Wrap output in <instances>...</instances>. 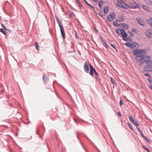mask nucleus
<instances>
[{
  "mask_svg": "<svg viewBox=\"0 0 152 152\" xmlns=\"http://www.w3.org/2000/svg\"><path fill=\"white\" fill-rule=\"evenodd\" d=\"M96 31L98 32V30L96 28Z\"/></svg>",
  "mask_w": 152,
  "mask_h": 152,
  "instance_id": "obj_53",
  "label": "nucleus"
},
{
  "mask_svg": "<svg viewBox=\"0 0 152 152\" xmlns=\"http://www.w3.org/2000/svg\"><path fill=\"white\" fill-rule=\"evenodd\" d=\"M141 135L144 138V139L147 142H149V140L148 139L147 137H145V136H144L142 134V133H141Z\"/></svg>",
  "mask_w": 152,
  "mask_h": 152,
  "instance_id": "obj_23",
  "label": "nucleus"
},
{
  "mask_svg": "<svg viewBox=\"0 0 152 152\" xmlns=\"http://www.w3.org/2000/svg\"><path fill=\"white\" fill-rule=\"evenodd\" d=\"M128 33L129 37H132L134 35V34L131 32L129 31L128 32Z\"/></svg>",
  "mask_w": 152,
  "mask_h": 152,
  "instance_id": "obj_30",
  "label": "nucleus"
},
{
  "mask_svg": "<svg viewBox=\"0 0 152 152\" xmlns=\"http://www.w3.org/2000/svg\"><path fill=\"white\" fill-rule=\"evenodd\" d=\"M134 59L137 62H140L142 64V61H143V57L141 55H137L134 58Z\"/></svg>",
  "mask_w": 152,
  "mask_h": 152,
  "instance_id": "obj_4",
  "label": "nucleus"
},
{
  "mask_svg": "<svg viewBox=\"0 0 152 152\" xmlns=\"http://www.w3.org/2000/svg\"><path fill=\"white\" fill-rule=\"evenodd\" d=\"M149 87L150 88L152 89V84L149 85Z\"/></svg>",
  "mask_w": 152,
  "mask_h": 152,
  "instance_id": "obj_49",
  "label": "nucleus"
},
{
  "mask_svg": "<svg viewBox=\"0 0 152 152\" xmlns=\"http://www.w3.org/2000/svg\"><path fill=\"white\" fill-rule=\"evenodd\" d=\"M118 2H119L120 1H123V0H117Z\"/></svg>",
  "mask_w": 152,
  "mask_h": 152,
  "instance_id": "obj_52",
  "label": "nucleus"
},
{
  "mask_svg": "<svg viewBox=\"0 0 152 152\" xmlns=\"http://www.w3.org/2000/svg\"><path fill=\"white\" fill-rule=\"evenodd\" d=\"M116 21H113V24L115 27H118L119 26V24L118 23V20L116 19Z\"/></svg>",
  "mask_w": 152,
  "mask_h": 152,
  "instance_id": "obj_15",
  "label": "nucleus"
},
{
  "mask_svg": "<svg viewBox=\"0 0 152 152\" xmlns=\"http://www.w3.org/2000/svg\"><path fill=\"white\" fill-rule=\"evenodd\" d=\"M1 26L3 27V28L4 30H7V28H6L5 27V26L2 24H1Z\"/></svg>",
  "mask_w": 152,
  "mask_h": 152,
  "instance_id": "obj_43",
  "label": "nucleus"
},
{
  "mask_svg": "<svg viewBox=\"0 0 152 152\" xmlns=\"http://www.w3.org/2000/svg\"><path fill=\"white\" fill-rule=\"evenodd\" d=\"M0 32L2 33L3 34H4V35H6L7 33L5 31H4L3 29L2 28H0Z\"/></svg>",
  "mask_w": 152,
  "mask_h": 152,
  "instance_id": "obj_29",
  "label": "nucleus"
},
{
  "mask_svg": "<svg viewBox=\"0 0 152 152\" xmlns=\"http://www.w3.org/2000/svg\"><path fill=\"white\" fill-rule=\"evenodd\" d=\"M148 81L150 83H152V78H149L148 79Z\"/></svg>",
  "mask_w": 152,
  "mask_h": 152,
  "instance_id": "obj_41",
  "label": "nucleus"
},
{
  "mask_svg": "<svg viewBox=\"0 0 152 152\" xmlns=\"http://www.w3.org/2000/svg\"><path fill=\"white\" fill-rule=\"evenodd\" d=\"M56 20H57V23H58V24L59 27H60V25H61V24H60L61 22L59 20V18H58V17H56Z\"/></svg>",
  "mask_w": 152,
  "mask_h": 152,
  "instance_id": "obj_27",
  "label": "nucleus"
},
{
  "mask_svg": "<svg viewBox=\"0 0 152 152\" xmlns=\"http://www.w3.org/2000/svg\"><path fill=\"white\" fill-rule=\"evenodd\" d=\"M118 114L119 115H120V116H121V113H120V112H118Z\"/></svg>",
  "mask_w": 152,
  "mask_h": 152,
  "instance_id": "obj_50",
  "label": "nucleus"
},
{
  "mask_svg": "<svg viewBox=\"0 0 152 152\" xmlns=\"http://www.w3.org/2000/svg\"><path fill=\"white\" fill-rule=\"evenodd\" d=\"M75 36L77 38V33L76 32V33H75Z\"/></svg>",
  "mask_w": 152,
  "mask_h": 152,
  "instance_id": "obj_51",
  "label": "nucleus"
},
{
  "mask_svg": "<svg viewBox=\"0 0 152 152\" xmlns=\"http://www.w3.org/2000/svg\"><path fill=\"white\" fill-rule=\"evenodd\" d=\"M117 5L118 7H120L121 8L125 9H127L128 8V5L125 2H118L117 3Z\"/></svg>",
  "mask_w": 152,
  "mask_h": 152,
  "instance_id": "obj_3",
  "label": "nucleus"
},
{
  "mask_svg": "<svg viewBox=\"0 0 152 152\" xmlns=\"http://www.w3.org/2000/svg\"><path fill=\"white\" fill-rule=\"evenodd\" d=\"M110 45L114 49H115L116 50H117V49H116V47L113 45V44H111Z\"/></svg>",
  "mask_w": 152,
  "mask_h": 152,
  "instance_id": "obj_45",
  "label": "nucleus"
},
{
  "mask_svg": "<svg viewBox=\"0 0 152 152\" xmlns=\"http://www.w3.org/2000/svg\"><path fill=\"white\" fill-rule=\"evenodd\" d=\"M35 46L36 49L37 50H39L38 44L37 42H36L35 43Z\"/></svg>",
  "mask_w": 152,
  "mask_h": 152,
  "instance_id": "obj_37",
  "label": "nucleus"
},
{
  "mask_svg": "<svg viewBox=\"0 0 152 152\" xmlns=\"http://www.w3.org/2000/svg\"><path fill=\"white\" fill-rule=\"evenodd\" d=\"M99 0H96V3Z\"/></svg>",
  "mask_w": 152,
  "mask_h": 152,
  "instance_id": "obj_56",
  "label": "nucleus"
},
{
  "mask_svg": "<svg viewBox=\"0 0 152 152\" xmlns=\"http://www.w3.org/2000/svg\"><path fill=\"white\" fill-rule=\"evenodd\" d=\"M148 23L150 24H152V18H151L150 19H149V20H148Z\"/></svg>",
  "mask_w": 152,
  "mask_h": 152,
  "instance_id": "obj_39",
  "label": "nucleus"
},
{
  "mask_svg": "<svg viewBox=\"0 0 152 152\" xmlns=\"http://www.w3.org/2000/svg\"><path fill=\"white\" fill-rule=\"evenodd\" d=\"M90 66V74L91 76H93V71L95 72V69L92 66L91 64L89 65Z\"/></svg>",
  "mask_w": 152,
  "mask_h": 152,
  "instance_id": "obj_13",
  "label": "nucleus"
},
{
  "mask_svg": "<svg viewBox=\"0 0 152 152\" xmlns=\"http://www.w3.org/2000/svg\"><path fill=\"white\" fill-rule=\"evenodd\" d=\"M37 134H39V133H38V131L37 132Z\"/></svg>",
  "mask_w": 152,
  "mask_h": 152,
  "instance_id": "obj_57",
  "label": "nucleus"
},
{
  "mask_svg": "<svg viewBox=\"0 0 152 152\" xmlns=\"http://www.w3.org/2000/svg\"><path fill=\"white\" fill-rule=\"evenodd\" d=\"M60 28L61 32V35L64 39L65 38V34L63 26L61 25H60Z\"/></svg>",
  "mask_w": 152,
  "mask_h": 152,
  "instance_id": "obj_12",
  "label": "nucleus"
},
{
  "mask_svg": "<svg viewBox=\"0 0 152 152\" xmlns=\"http://www.w3.org/2000/svg\"><path fill=\"white\" fill-rule=\"evenodd\" d=\"M48 77L47 76H46L44 74L43 76V80L44 82L45 83L48 80Z\"/></svg>",
  "mask_w": 152,
  "mask_h": 152,
  "instance_id": "obj_22",
  "label": "nucleus"
},
{
  "mask_svg": "<svg viewBox=\"0 0 152 152\" xmlns=\"http://www.w3.org/2000/svg\"><path fill=\"white\" fill-rule=\"evenodd\" d=\"M140 66H141L140 64Z\"/></svg>",
  "mask_w": 152,
  "mask_h": 152,
  "instance_id": "obj_59",
  "label": "nucleus"
},
{
  "mask_svg": "<svg viewBox=\"0 0 152 152\" xmlns=\"http://www.w3.org/2000/svg\"><path fill=\"white\" fill-rule=\"evenodd\" d=\"M104 3V1L103 0H101L98 2L99 7L100 8L102 6Z\"/></svg>",
  "mask_w": 152,
  "mask_h": 152,
  "instance_id": "obj_20",
  "label": "nucleus"
},
{
  "mask_svg": "<svg viewBox=\"0 0 152 152\" xmlns=\"http://www.w3.org/2000/svg\"><path fill=\"white\" fill-rule=\"evenodd\" d=\"M148 5L152 6V2L151 0H144Z\"/></svg>",
  "mask_w": 152,
  "mask_h": 152,
  "instance_id": "obj_18",
  "label": "nucleus"
},
{
  "mask_svg": "<svg viewBox=\"0 0 152 152\" xmlns=\"http://www.w3.org/2000/svg\"><path fill=\"white\" fill-rule=\"evenodd\" d=\"M142 7L145 10L148 11L150 13L151 12V11L149 9V8L146 5H143L142 6Z\"/></svg>",
  "mask_w": 152,
  "mask_h": 152,
  "instance_id": "obj_17",
  "label": "nucleus"
},
{
  "mask_svg": "<svg viewBox=\"0 0 152 152\" xmlns=\"http://www.w3.org/2000/svg\"><path fill=\"white\" fill-rule=\"evenodd\" d=\"M120 104L121 106L122 105V104H123V102L122 101V99H121V100L120 101Z\"/></svg>",
  "mask_w": 152,
  "mask_h": 152,
  "instance_id": "obj_47",
  "label": "nucleus"
},
{
  "mask_svg": "<svg viewBox=\"0 0 152 152\" xmlns=\"http://www.w3.org/2000/svg\"><path fill=\"white\" fill-rule=\"evenodd\" d=\"M129 127L132 130H133L132 126L129 123H128Z\"/></svg>",
  "mask_w": 152,
  "mask_h": 152,
  "instance_id": "obj_38",
  "label": "nucleus"
},
{
  "mask_svg": "<svg viewBox=\"0 0 152 152\" xmlns=\"http://www.w3.org/2000/svg\"><path fill=\"white\" fill-rule=\"evenodd\" d=\"M110 15L111 19L113 20L115 16V13L114 12H113L110 14Z\"/></svg>",
  "mask_w": 152,
  "mask_h": 152,
  "instance_id": "obj_19",
  "label": "nucleus"
},
{
  "mask_svg": "<svg viewBox=\"0 0 152 152\" xmlns=\"http://www.w3.org/2000/svg\"><path fill=\"white\" fill-rule=\"evenodd\" d=\"M111 81V83L113 84L116 85V84L115 80L112 77H110Z\"/></svg>",
  "mask_w": 152,
  "mask_h": 152,
  "instance_id": "obj_28",
  "label": "nucleus"
},
{
  "mask_svg": "<svg viewBox=\"0 0 152 152\" xmlns=\"http://www.w3.org/2000/svg\"><path fill=\"white\" fill-rule=\"evenodd\" d=\"M121 26L123 27L124 28H125L127 29L129 28V26L128 25L125 23H122Z\"/></svg>",
  "mask_w": 152,
  "mask_h": 152,
  "instance_id": "obj_21",
  "label": "nucleus"
},
{
  "mask_svg": "<svg viewBox=\"0 0 152 152\" xmlns=\"http://www.w3.org/2000/svg\"><path fill=\"white\" fill-rule=\"evenodd\" d=\"M133 54L134 55L136 56L137 55L143 56L147 54V52L145 49L142 50L139 49L133 50Z\"/></svg>",
  "mask_w": 152,
  "mask_h": 152,
  "instance_id": "obj_1",
  "label": "nucleus"
},
{
  "mask_svg": "<svg viewBox=\"0 0 152 152\" xmlns=\"http://www.w3.org/2000/svg\"><path fill=\"white\" fill-rule=\"evenodd\" d=\"M145 35L148 38L152 39V29L147 30L145 32Z\"/></svg>",
  "mask_w": 152,
  "mask_h": 152,
  "instance_id": "obj_6",
  "label": "nucleus"
},
{
  "mask_svg": "<svg viewBox=\"0 0 152 152\" xmlns=\"http://www.w3.org/2000/svg\"><path fill=\"white\" fill-rule=\"evenodd\" d=\"M137 130H138V132H140L141 134V133H142V132L141 131V130H140V129L139 128H138V127H137Z\"/></svg>",
  "mask_w": 152,
  "mask_h": 152,
  "instance_id": "obj_46",
  "label": "nucleus"
},
{
  "mask_svg": "<svg viewBox=\"0 0 152 152\" xmlns=\"http://www.w3.org/2000/svg\"><path fill=\"white\" fill-rule=\"evenodd\" d=\"M96 79L97 80H100V77L98 75V73L96 71Z\"/></svg>",
  "mask_w": 152,
  "mask_h": 152,
  "instance_id": "obj_24",
  "label": "nucleus"
},
{
  "mask_svg": "<svg viewBox=\"0 0 152 152\" xmlns=\"http://www.w3.org/2000/svg\"><path fill=\"white\" fill-rule=\"evenodd\" d=\"M107 21L109 22H111L113 20H112V19H111V18L109 16H108V17H107Z\"/></svg>",
  "mask_w": 152,
  "mask_h": 152,
  "instance_id": "obj_31",
  "label": "nucleus"
},
{
  "mask_svg": "<svg viewBox=\"0 0 152 152\" xmlns=\"http://www.w3.org/2000/svg\"><path fill=\"white\" fill-rule=\"evenodd\" d=\"M124 18H123L122 17H120L119 19V22H122L124 21Z\"/></svg>",
  "mask_w": 152,
  "mask_h": 152,
  "instance_id": "obj_36",
  "label": "nucleus"
},
{
  "mask_svg": "<svg viewBox=\"0 0 152 152\" xmlns=\"http://www.w3.org/2000/svg\"><path fill=\"white\" fill-rule=\"evenodd\" d=\"M93 29L94 30H95V28L94 27H93Z\"/></svg>",
  "mask_w": 152,
  "mask_h": 152,
  "instance_id": "obj_55",
  "label": "nucleus"
},
{
  "mask_svg": "<svg viewBox=\"0 0 152 152\" xmlns=\"http://www.w3.org/2000/svg\"><path fill=\"white\" fill-rule=\"evenodd\" d=\"M128 8L133 9H136L140 8V7L138 4L134 1H132L129 3V5H128Z\"/></svg>",
  "mask_w": 152,
  "mask_h": 152,
  "instance_id": "obj_2",
  "label": "nucleus"
},
{
  "mask_svg": "<svg viewBox=\"0 0 152 152\" xmlns=\"http://www.w3.org/2000/svg\"><path fill=\"white\" fill-rule=\"evenodd\" d=\"M136 20L137 22L140 24V25L143 26H144V22L142 19H141L139 18H136Z\"/></svg>",
  "mask_w": 152,
  "mask_h": 152,
  "instance_id": "obj_11",
  "label": "nucleus"
},
{
  "mask_svg": "<svg viewBox=\"0 0 152 152\" xmlns=\"http://www.w3.org/2000/svg\"><path fill=\"white\" fill-rule=\"evenodd\" d=\"M126 46L129 47L130 48H135L137 46V44L135 42H133L132 43H126L125 44Z\"/></svg>",
  "mask_w": 152,
  "mask_h": 152,
  "instance_id": "obj_9",
  "label": "nucleus"
},
{
  "mask_svg": "<svg viewBox=\"0 0 152 152\" xmlns=\"http://www.w3.org/2000/svg\"><path fill=\"white\" fill-rule=\"evenodd\" d=\"M143 147L144 149L146 150L148 152H150V150L148 149L145 146H143Z\"/></svg>",
  "mask_w": 152,
  "mask_h": 152,
  "instance_id": "obj_34",
  "label": "nucleus"
},
{
  "mask_svg": "<svg viewBox=\"0 0 152 152\" xmlns=\"http://www.w3.org/2000/svg\"><path fill=\"white\" fill-rule=\"evenodd\" d=\"M128 39V38H127V37L126 38H124V37H123V39L126 41H127V39Z\"/></svg>",
  "mask_w": 152,
  "mask_h": 152,
  "instance_id": "obj_48",
  "label": "nucleus"
},
{
  "mask_svg": "<svg viewBox=\"0 0 152 152\" xmlns=\"http://www.w3.org/2000/svg\"><path fill=\"white\" fill-rule=\"evenodd\" d=\"M131 31L134 33H136L137 32L136 29L134 28L132 29Z\"/></svg>",
  "mask_w": 152,
  "mask_h": 152,
  "instance_id": "obj_33",
  "label": "nucleus"
},
{
  "mask_svg": "<svg viewBox=\"0 0 152 152\" xmlns=\"http://www.w3.org/2000/svg\"><path fill=\"white\" fill-rule=\"evenodd\" d=\"M146 65H150V66L152 67V61L150 60L147 61Z\"/></svg>",
  "mask_w": 152,
  "mask_h": 152,
  "instance_id": "obj_25",
  "label": "nucleus"
},
{
  "mask_svg": "<svg viewBox=\"0 0 152 152\" xmlns=\"http://www.w3.org/2000/svg\"><path fill=\"white\" fill-rule=\"evenodd\" d=\"M143 57V61H142V64H144L145 63L147 62V61H150L149 60L151 58V57L148 56H142Z\"/></svg>",
  "mask_w": 152,
  "mask_h": 152,
  "instance_id": "obj_10",
  "label": "nucleus"
},
{
  "mask_svg": "<svg viewBox=\"0 0 152 152\" xmlns=\"http://www.w3.org/2000/svg\"><path fill=\"white\" fill-rule=\"evenodd\" d=\"M119 30L120 31L121 34L123 37H127L128 35L126 33L125 30L122 28H120Z\"/></svg>",
  "mask_w": 152,
  "mask_h": 152,
  "instance_id": "obj_5",
  "label": "nucleus"
},
{
  "mask_svg": "<svg viewBox=\"0 0 152 152\" xmlns=\"http://www.w3.org/2000/svg\"><path fill=\"white\" fill-rule=\"evenodd\" d=\"M76 2L77 5L80 8H81L83 6L81 4V2L79 0H76Z\"/></svg>",
  "mask_w": 152,
  "mask_h": 152,
  "instance_id": "obj_16",
  "label": "nucleus"
},
{
  "mask_svg": "<svg viewBox=\"0 0 152 152\" xmlns=\"http://www.w3.org/2000/svg\"><path fill=\"white\" fill-rule=\"evenodd\" d=\"M151 26H152V25Z\"/></svg>",
  "mask_w": 152,
  "mask_h": 152,
  "instance_id": "obj_60",
  "label": "nucleus"
},
{
  "mask_svg": "<svg viewBox=\"0 0 152 152\" xmlns=\"http://www.w3.org/2000/svg\"><path fill=\"white\" fill-rule=\"evenodd\" d=\"M152 71V67L150 66V65H146L144 67V69L142 72L144 73L146 72H151Z\"/></svg>",
  "mask_w": 152,
  "mask_h": 152,
  "instance_id": "obj_7",
  "label": "nucleus"
},
{
  "mask_svg": "<svg viewBox=\"0 0 152 152\" xmlns=\"http://www.w3.org/2000/svg\"><path fill=\"white\" fill-rule=\"evenodd\" d=\"M84 1H85V2L88 5L90 6V7H91L93 10H94V8L92 6H91L90 4H89L87 1L86 0H83Z\"/></svg>",
  "mask_w": 152,
  "mask_h": 152,
  "instance_id": "obj_32",
  "label": "nucleus"
},
{
  "mask_svg": "<svg viewBox=\"0 0 152 152\" xmlns=\"http://www.w3.org/2000/svg\"><path fill=\"white\" fill-rule=\"evenodd\" d=\"M133 124L136 126H138L139 125L137 121H134Z\"/></svg>",
  "mask_w": 152,
  "mask_h": 152,
  "instance_id": "obj_40",
  "label": "nucleus"
},
{
  "mask_svg": "<svg viewBox=\"0 0 152 152\" xmlns=\"http://www.w3.org/2000/svg\"><path fill=\"white\" fill-rule=\"evenodd\" d=\"M93 1L94 2H95V0H93Z\"/></svg>",
  "mask_w": 152,
  "mask_h": 152,
  "instance_id": "obj_58",
  "label": "nucleus"
},
{
  "mask_svg": "<svg viewBox=\"0 0 152 152\" xmlns=\"http://www.w3.org/2000/svg\"><path fill=\"white\" fill-rule=\"evenodd\" d=\"M144 75L147 76L148 77H151V75L150 74H149L148 73H147L144 74Z\"/></svg>",
  "mask_w": 152,
  "mask_h": 152,
  "instance_id": "obj_35",
  "label": "nucleus"
},
{
  "mask_svg": "<svg viewBox=\"0 0 152 152\" xmlns=\"http://www.w3.org/2000/svg\"><path fill=\"white\" fill-rule=\"evenodd\" d=\"M119 29L120 28H118V30H116V31H115L116 33L117 34H119V35H120V31L119 30Z\"/></svg>",
  "mask_w": 152,
  "mask_h": 152,
  "instance_id": "obj_44",
  "label": "nucleus"
},
{
  "mask_svg": "<svg viewBox=\"0 0 152 152\" xmlns=\"http://www.w3.org/2000/svg\"><path fill=\"white\" fill-rule=\"evenodd\" d=\"M104 45L106 48H107L108 45L106 42H104Z\"/></svg>",
  "mask_w": 152,
  "mask_h": 152,
  "instance_id": "obj_42",
  "label": "nucleus"
},
{
  "mask_svg": "<svg viewBox=\"0 0 152 152\" xmlns=\"http://www.w3.org/2000/svg\"><path fill=\"white\" fill-rule=\"evenodd\" d=\"M7 30L8 31H10V30L9 29H7V30Z\"/></svg>",
  "mask_w": 152,
  "mask_h": 152,
  "instance_id": "obj_54",
  "label": "nucleus"
},
{
  "mask_svg": "<svg viewBox=\"0 0 152 152\" xmlns=\"http://www.w3.org/2000/svg\"><path fill=\"white\" fill-rule=\"evenodd\" d=\"M90 64V63L89 62H86L84 64V70L85 71L86 73H88L89 72V69L88 68V66Z\"/></svg>",
  "mask_w": 152,
  "mask_h": 152,
  "instance_id": "obj_8",
  "label": "nucleus"
},
{
  "mask_svg": "<svg viewBox=\"0 0 152 152\" xmlns=\"http://www.w3.org/2000/svg\"><path fill=\"white\" fill-rule=\"evenodd\" d=\"M129 118L130 121L132 123H133L134 122L133 118L132 116H129Z\"/></svg>",
  "mask_w": 152,
  "mask_h": 152,
  "instance_id": "obj_26",
  "label": "nucleus"
},
{
  "mask_svg": "<svg viewBox=\"0 0 152 152\" xmlns=\"http://www.w3.org/2000/svg\"><path fill=\"white\" fill-rule=\"evenodd\" d=\"M109 7L108 6H106L104 7V14L103 15H105L106 14L107 12L108 11Z\"/></svg>",
  "mask_w": 152,
  "mask_h": 152,
  "instance_id": "obj_14",
  "label": "nucleus"
}]
</instances>
